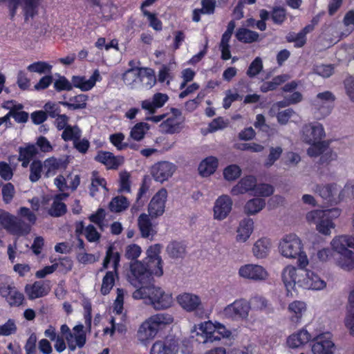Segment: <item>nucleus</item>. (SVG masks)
Returning <instances> with one entry per match:
<instances>
[{
  "mask_svg": "<svg viewBox=\"0 0 354 354\" xmlns=\"http://www.w3.org/2000/svg\"><path fill=\"white\" fill-rule=\"evenodd\" d=\"M173 317L168 313H158L151 315L140 326L138 332V339L143 344L153 339L159 330L173 322Z\"/></svg>",
  "mask_w": 354,
  "mask_h": 354,
  "instance_id": "f257e3e1",
  "label": "nucleus"
},
{
  "mask_svg": "<svg viewBox=\"0 0 354 354\" xmlns=\"http://www.w3.org/2000/svg\"><path fill=\"white\" fill-rule=\"evenodd\" d=\"M342 210L335 207L328 209H315L306 214V218L309 223L316 224L317 230L324 234L330 235L335 227L333 220L338 218Z\"/></svg>",
  "mask_w": 354,
  "mask_h": 354,
  "instance_id": "f03ea898",
  "label": "nucleus"
},
{
  "mask_svg": "<svg viewBox=\"0 0 354 354\" xmlns=\"http://www.w3.org/2000/svg\"><path fill=\"white\" fill-rule=\"evenodd\" d=\"M279 251L287 259L297 258L298 266L306 268L309 261L305 252L301 239L295 234H288L279 242Z\"/></svg>",
  "mask_w": 354,
  "mask_h": 354,
  "instance_id": "7ed1b4c3",
  "label": "nucleus"
},
{
  "mask_svg": "<svg viewBox=\"0 0 354 354\" xmlns=\"http://www.w3.org/2000/svg\"><path fill=\"white\" fill-rule=\"evenodd\" d=\"M136 299H149L152 306L156 310L169 308L173 304L171 294L165 292L162 288L152 283L149 287L136 289L133 293Z\"/></svg>",
  "mask_w": 354,
  "mask_h": 354,
  "instance_id": "20e7f679",
  "label": "nucleus"
},
{
  "mask_svg": "<svg viewBox=\"0 0 354 354\" xmlns=\"http://www.w3.org/2000/svg\"><path fill=\"white\" fill-rule=\"evenodd\" d=\"M130 272L129 280L134 287L141 288L149 287L153 281V266H149L145 261H136L130 265Z\"/></svg>",
  "mask_w": 354,
  "mask_h": 354,
  "instance_id": "39448f33",
  "label": "nucleus"
},
{
  "mask_svg": "<svg viewBox=\"0 0 354 354\" xmlns=\"http://www.w3.org/2000/svg\"><path fill=\"white\" fill-rule=\"evenodd\" d=\"M311 351L313 354H335L336 346L333 340V334L321 328H315L312 340Z\"/></svg>",
  "mask_w": 354,
  "mask_h": 354,
  "instance_id": "423d86ee",
  "label": "nucleus"
},
{
  "mask_svg": "<svg viewBox=\"0 0 354 354\" xmlns=\"http://www.w3.org/2000/svg\"><path fill=\"white\" fill-rule=\"evenodd\" d=\"M250 309V304L246 299H238L226 306L221 314L225 319L243 321L248 319Z\"/></svg>",
  "mask_w": 354,
  "mask_h": 354,
  "instance_id": "0eeeda50",
  "label": "nucleus"
},
{
  "mask_svg": "<svg viewBox=\"0 0 354 354\" xmlns=\"http://www.w3.org/2000/svg\"><path fill=\"white\" fill-rule=\"evenodd\" d=\"M335 95L329 91L319 93L312 100L311 104L319 114L318 119L324 118L329 115L333 109L335 101Z\"/></svg>",
  "mask_w": 354,
  "mask_h": 354,
  "instance_id": "6e6552de",
  "label": "nucleus"
},
{
  "mask_svg": "<svg viewBox=\"0 0 354 354\" xmlns=\"http://www.w3.org/2000/svg\"><path fill=\"white\" fill-rule=\"evenodd\" d=\"M330 143V140H324L310 146L307 149V154L311 158L320 156L319 164H329L337 158V153L329 147Z\"/></svg>",
  "mask_w": 354,
  "mask_h": 354,
  "instance_id": "1a4fd4ad",
  "label": "nucleus"
},
{
  "mask_svg": "<svg viewBox=\"0 0 354 354\" xmlns=\"http://www.w3.org/2000/svg\"><path fill=\"white\" fill-rule=\"evenodd\" d=\"M305 268L301 266L296 268L291 265L283 268L281 278L288 292L294 290L296 285L300 287V281H302L305 276Z\"/></svg>",
  "mask_w": 354,
  "mask_h": 354,
  "instance_id": "9d476101",
  "label": "nucleus"
},
{
  "mask_svg": "<svg viewBox=\"0 0 354 354\" xmlns=\"http://www.w3.org/2000/svg\"><path fill=\"white\" fill-rule=\"evenodd\" d=\"M326 136L323 125L319 122H310L303 126L301 138L304 142L313 146L321 142L322 139Z\"/></svg>",
  "mask_w": 354,
  "mask_h": 354,
  "instance_id": "9b49d317",
  "label": "nucleus"
},
{
  "mask_svg": "<svg viewBox=\"0 0 354 354\" xmlns=\"http://www.w3.org/2000/svg\"><path fill=\"white\" fill-rule=\"evenodd\" d=\"M239 276L252 281H263L268 278V272L261 265L247 263L241 266L238 271Z\"/></svg>",
  "mask_w": 354,
  "mask_h": 354,
  "instance_id": "f8f14e48",
  "label": "nucleus"
},
{
  "mask_svg": "<svg viewBox=\"0 0 354 354\" xmlns=\"http://www.w3.org/2000/svg\"><path fill=\"white\" fill-rule=\"evenodd\" d=\"M147 80L148 87L151 88L156 82L153 75L141 76V68H129L122 74L124 83L131 88H136L140 83Z\"/></svg>",
  "mask_w": 354,
  "mask_h": 354,
  "instance_id": "ddd939ff",
  "label": "nucleus"
},
{
  "mask_svg": "<svg viewBox=\"0 0 354 354\" xmlns=\"http://www.w3.org/2000/svg\"><path fill=\"white\" fill-rule=\"evenodd\" d=\"M3 228L12 234L21 236L30 232V225L8 212Z\"/></svg>",
  "mask_w": 354,
  "mask_h": 354,
  "instance_id": "4468645a",
  "label": "nucleus"
},
{
  "mask_svg": "<svg viewBox=\"0 0 354 354\" xmlns=\"http://www.w3.org/2000/svg\"><path fill=\"white\" fill-rule=\"evenodd\" d=\"M162 249L160 244L150 246L147 250V257L144 261L149 263V266H153V274L160 277L163 274L162 261L160 256Z\"/></svg>",
  "mask_w": 354,
  "mask_h": 354,
  "instance_id": "2eb2a0df",
  "label": "nucleus"
},
{
  "mask_svg": "<svg viewBox=\"0 0 354 354\" xmlns=\"http://www.w3.org/2000/svg\"><path fill=\"white\" fill-rule=\"evenodd\" d=\"M175 170V165L168 161H162L152 166L151 174L156 181L163 183L173 175Z\"/></svg>",
  "mask_w": 354,
  "mask_h": 354,
  "instance_id": "dca6fc26",
  "label": "nucleus"
},
{
  "mask_svg": "<svg viewBox=\"0 0 354 354\" xmlns=\"http://www.w3.org/2000/svg\"><path fill=\"white\" fill-rule=\"evenodd\" d=\"M167 198V192L164 188L160 189L153 196L148 207V212L150 216L152 218L157 217L164 213Z\"/></svg>",
  "mask_w": 354,
  "mask_h": 354,
  "instance_id": "f3484780",
  "label": "nucleus"
},
{
  "mask_svg": "<svg viewBox=\"0 0 354 354\" xmlns=\"http://www.w3.org/2000/svg\"><path fill=\"white\" fill-rule=\"evenodd\" d=\"M339 187L336 183H330L326 185H317L315 191L327 203L333 205L339 203Z\"/></svg>",
  "mask_w": 354,
  "mask_h": 354,
  "instance_id": "a211bd4d",
  "label": "nucleus"
},
{
  "mask_svg": "<svg viewBox=\"0 0 354 354\" xmlns=\"http://www.w3.org/2000/svg\"><path fill=\"white\" fill-rule=\"evenodd\" d=\"M232 207V201L227 195L219 196L214 206V218L218 221L225 219L230 213Z\"/></svg>",
  "mask_w": 354,
  "mask_h": 354,
  "instance_id": "6ab92c4d",
  "label": "nucleus"
},
{
  "mask_svg": "<svg viewBox=\"0 0 354 354\" xmlns=\"http://www.w3.org/2000/svg\"><path fill=\"white\" fill-rule=\"evenodd\" d=\"M50 290L49 281H37L32 284H28L25 291L30 299L42 297L48 294Z\"/></svg>",
  "mask_w": 354,
  "mask_h": 354,
  "instance_id": "aec40b11",
  "label": "nucleus"
},
{
  "mask_svg": "<svg viewBox=\"0 0 354 354\" xmlns=\"http://www.w3.org/2000/svg\"><path fill=\"white\" fill-rule=\"evenodd\" d=\"M168 100L169 97L167 94L156 93L151 98L142 101L141 107L149 114H153L158 109L162 107Z\"/></svg>",
  "mask_w": 354,
  "mask_h": 354,
  "instance_id": "412c9836",
  "label": "nucleus"
},
{
  "mask_svg": "<svg viewBox=\"0 0 354 354\" xmlns=\"http://www.w3.org/2000/svg\"><path fill=\"white\" fill-rule=\"evenodd\" d=\"M101 80L99 71L95 70L89 79H86L84 76H73L72 86L78 88L83 91H88L93 88L97 82H100Z\"/></svg>",
  "mask_w": 354,
  "mask_h": 354,
  "instance_id": "4be33fe9",
  "label": "nucleus"
},
{
  "mask_svg": "<svg viewBox=\"0 0 354 354\" xmlns=\"http://www.w3.org/2000/svg\"><path fill=\"white\" fill-rule=\"evenodd\" d=\"M44 169L45 176L50 177L54 176L57 171L65 169L68 165V160L64 158L50 157L44 160Z\"/></svg>",
  "mask_w": 354,
  "mask_h": 354,
  "instance_id": "5701e85b",
  "label": "nucleus"
},
{
  "mask_svg": "<svg viewBox=\"0 0 354 354\" xmlns=\"http://www.w3.org/2000/svg\"><path fill=\"white\" fill-rule=\"evenodd\" d=\"M326 286V282L313 271L305 268V276L300 281V287L305 289L322 290Z\"/></svg>",
  "mask_w": 354,
  "mask_h": 354,
  "instance_id": "b1692460",
  "label": "nucleus"
},
{
  "mask_svg": "<svg viewBox=\"0 0 354 354\" xmlns=\"http://www.w3.org/2000/svg\"><path fill=\"white\" fill-rule=\"evenodd\" d=\"M332 249L338 254L351 252L348 248L354 249V236L348 235H340L333 239L330 243Z\"/></svg>",
  "mask_w": 354,
  "mask_h": 354,
  "instance_id": "393cba45",
  "label": "nucleus"
},
{
  "mask_svg": "<svg viewBox=\"0 0 354 354\" xmlns=\"http://www.w3.org/2000/svg\"><path fill=\"white\" fill-rule=\"evenodd\" d=\"M315 328L311 333L305 328L299 330L298 332L289 336L287 340L288 346L291 348H298L307 344L310 340H313Z\"/></svg>",
  "mask_w": 354,
  "mask_h": 354,
  "instance_id": "a878e982",
  "label": "nucleus"
},
{
  "mask_svg": "<svg viewBox=\"0 0 354 354\" xmlns=\"http://www.w3.org/2000/svg\"><path fill=\"white\" fill-rule=\"evenodd\" d=\"M217 322L214 324L211 321L204 322L198 325V335L201 334L204 337L203 343L218 341L221 337L216 335Z\"/></svg>",
  "mask_w": 354,
  "mask_h": 354,
  "instance_id": "bb28decb",
  "label": "nucleus"
},
{
  "mask_svg": "<svg viewBox=\"0 0 354 354\" xmlns=\"http://www.w3.org/2000/svg\"><path fill=\"white\" fill-rule=\"evenodd\" d=\"M257 179L253 176H247L242 178L238 183L234 185L231 190V194L234 196L243 194L250 191L254 190L256 187Z\"/></svg>",
  "mask_w": 354,
  "mask_h": 354,
  "instance_id": "cd10ccee",
  "label": "nucleus"
},
{
  "mask_svg": "<svg viewBox=\"0 0 354 354\" xmlns=\"http://www.w3.org/2000/svg\"><path fill=\"white\" fill-rule=\"evenodd\" d=\"M177 300L181 307L189 312L197 310L201 306L200 297L192 293H183L180 295Z\"/></svg>",
  "mask_w": 354,
  "mask_h": 354,
  "instance_id": "c85d7f7f",
  "label": "nucleus"
},
{
  "mask_svg": "<svg viewBox=\"0 0 354 354\" xmlns=\"http://www.w3.org/2000/svg\"><path fill=\"white\" fill-rule=\"evenodd\" d=\"M95 160L104 164L108 169H117L123 162V158L115 156L109 151H100Z\"/></svg>",
  "mask_w": 354,
  "mask_h": 354,
  "instance_id": "c756f323",
  "label": "nucleus"
},
{
  "mask_svg": "<svg viewBox=\"0 0 354 354\" xmlns=\"http://www.w3.org/2000/svg\"><path fill=\"white\" fill-rule=\"evenodd\" d=\"M306 311V304L301 301H294L289 304L288 312L290 322L295 324L301 322L304 314Z\"/></svg>",
  "mask_w": 354,
  "mask_h": 354,
  "instance_id": "7c9ffc66",
  "label": "nucleus"
},
{
  "mask_svg": "<svg viewBox=\"0 0 354 354\" xmlns=\"http://www.w3.org/2000/svg\"><path fill=\"white\" fill-rule=\"evenodd\" d=\"M254 230V221L250 218H245L240 223L236 230V241L240 243L246 242Z\"/></svg>",
  "mask_w": 354,
  "mask_h": 354,
  "instance_id": "2f4dec72",
  "label": "nucleus"
},
{
  "mask_svg": "<svg viewBox=\"0 0 354 354\" xmlns=\"http://www.w3.org/2000/svg\"><path fill=\"white\" fill-rule=\"evenodd\" d=\"M178 346L174 340L157 341L151 348V354H176Z\"/></svg>",
  "mask_w": 354,
  "mask_h": 354,
  "instance_id": "473e14b6",
  "label": "nucleus"
},
{
  "mask_svg": "<svg viewBox=\"0 0 354 354\" xmlns=\"http://www.w3.org/2000/svg\"><path fill=\"white\" fill-rule=\"evenodd\" d=\"M272 243L268 238H261L254 244L252 253L257 259L266 258L270 253Z\"/></svg>",
  "mask_w": 354,
  "mask_h": 354,
  "instance_id": "72a5a7b5",
  "label": "nucleus"
},
{
  "mask_svg": "<svg viewBox=\"0 0 354 354\" xmlns=\"http://www.w3.org/2000/svg\"><path fill=\"white\" fill-rule=\"evenodd\" d=\"M183 123V118L168 117L161 123L160 128L166 133L174 134L181 131Z\"/></svg>",
  "mask_w": 354,
  "mask_h": 354,
  "instance_id": "f704fd0d",
  "label": "nucleus"
},
{
  "mask_svg": "<svg viewBox=\"0 0 354 354\" xmlns=\"http://www.w3.org/2000/svg\"><path fill=\"white\" fill-rule=\"evenodd\" d=\"M84 326L78 324L73 327L72 333V346L68 344V348L74 351L77 347L82 348L86 343V335L83 330Z\"/></svg>",
  "mask_w": 354,
  "mask_h": 354,
  "instance_id": "c9c22d12",
  "label": "nucleus"
},
{
  "mask_svg": "<svg viewBox=\"0 0 354 354\" xmlns=\"http://www.w3.org/2000/svg\"><path fill=\"white\" fill-rule=\"evenodd\" d=\"M218 165V160L216 157H207L201 161L198 166L199 174L203 176H209L215 172Z\"/></svg>",
  "mask_w": 354,
  "mask_h": 354,
  "instance_id": "e433bc0d",
  "label": "nucleus"
},
{
  "mask_svg": "<svg viewBox=\"0 0 354 354\" xmlns=\"http://www.w3.org/2000/svg\"><path fill=\"white\" fill-rule=\"evenodd\" d=\"M37 148L34 145H30L26 147H20L19 150L18 160L21 162V166L26 168L30 160L37 154Z\"/></svg>",
  "mask_w": 354,
  "mask_h": 354,
  "instance_id": "4c0bfd02",
  "label": "nucleus"
},
{
  "mask_svg": "<svg viewBox=\"0 0 354 354\" xmlns=\"http://www.w3.org/2000/svg\"><path fill=\"white\" fill-rule=\"evenodd\" d=\"M88 98V95L80 94L71 97L69 102H59V104H62L71 110L82 109L86 108Z\"/></svg>",
  "mask_w": 354,
  "mask_h": 354,
  "instance_id": "58836bf2",
  "label": "nucleus"
},
{
  "mask_svg": "<svg viewBox=\"0 0 354 354\" xmlns=\"http://www.w3.org/2000/svg\"><path fill=\"white\" fill-rule=\"evenodd\" d=\"M138 223L142 237L148 238L150 236H153L154 235L155 232L153 230L151 222L147 214H140L138 217Z\"/></svg>",
  "mask_w": 354,
  "mask_h": 354,
  "instance_id": "ea45409f",
  "label": "nucleus"
},
{
  "mask_svg": "<svg viewBox=\"0 0 354 354\" xmlns=\"http://www.w3.org/2000/svg\"><path fill=\"white\" fill-rule=\"evenodd\" d=\"M266 205L263 198H254L249 200L245 205L243 210L247 215H254L261 211Z\"/></svg>",
  "mask_w": 354,
  "mask_h": 354,
  "instance_id": "a19ab883",
  "label": "nucleus"
},
{
  "mask_svg": "<svg viewBox=\"0 0 354 354\" xmlns=\"http://www.w3.org/2000/svg\"><path fill=\"white\" fill-rule=\"evenodd\" d=\"M335 257L337 264L345 270H351L354 268V252H346L337 254Z\"/></svg>",
  "mask_w": 354,
  "mask_h": 354,
  "instance_id": "79ce46f5",
  "label": "nucleus"
},
{
  "mask_svg": "<svg viewBox=\"0 0 354 354\" xmlns=\"http://www.w3.org/2000/svg\"><path fill=\"white\" fill-rule=\"evenodd\" d=\"M259 35L258 32L248 28H239L236 32V39L243 43L250 44L258 40Z\"/></svg>",
  "mask_w": 354,
  "mask_h": 354,
  "instance_id": "37998d69",
  "label": "nucleus"
},
{
  "mask_svg": "<svg viewBox=\"0 0 354 354\" xmlns=\"http://www.w3.org/2000/svg\"><path fill=\"white\" fill-rule=\"evenodd\" d=\"M118 277V272L115 271H107L102 278L100 292L103 295H108L115 284V277Z\"/></svg>",
  "mask_w": 354,
  "mask_h": 354,
  "instance_id": "c03bdc74",
  "label": "nucleus"
},
{
  "mask_svg": "<svg viewBox=\"0 0 354 354\" xmlns=\"http://www.w3.org/2000/svg\"><path fill=\"white\" fill-rule=\"evenodd\" d=\"M52 203L48 209V214L53 217H61L67 212L66 205L59 200L52 198Z\"/></svg>",
  "mask_w": 354,
  "mask_h": 354,
  "instance_id": "a18cd8bd",
  "label": "nucleus"
},
{
  "mask_svg": "<svg viewBox=\"0 0 354 354\" xmlns=\"http://www.w3.org/2000/svg\"><path fill=\"white\" fill-rule=\"evenodd\" d=\"M11 306H19L22 304L24 297L15 287L7 292L3 296Z\"/></svg>",
  "mask_w": 354,
  "mask_h": 354,
  "instance_id": "49530a36",
  "label": "nucleus"
},
{
  "mask_svg": "<svg viewBox=\"0 0 354 354\" xmlns=\"http://www.w3.org/2000/svg\"><path fill=\"white\" fill-rule=\"evenodd\" d=\"M166 251L171 258H183L185 254V247L180 242L174 241L167 245Z\"/></svg>",
  "mask_w": 354,
  "mask_h": 354,
  "instance_id": "de8ad7c7",
  "label": "nucleus"
},
{
  "mask_svg": "<svg viewBox=\"0 0 354 354\" xmlns=\"http://www.w3.org/2000/svg\"><path fill=\"white\" fill-rule=\"evenodd\" d=\"M44 163L39 160H34L30 165L29 180L32 183L37 182L41 177Z\"/></svg>",
  "mask_w": 354,
  "mask_h": 354,
  "instance_id": "09e8293b",
  "label": "nucleus"
},
{
  "mask_svg": "<svg viewBox=\"0 0 354 354\" xmlns=\"http://www.w3.org/2000/svg\"><path fill=\"white\" fill-rule=\"evenodd\" d=\"M129 205L127 198L123 196L114 197L109 203V209L113 212H120L125 210Z\"/></svg>",
  "mask_w": 354,
  "mask_h": 354,
  "instance_id": "8fccbe9b",
  "label": "nucleus"
},
{
  "mask_svg": "<svg viewBox=\"0 0 354 354\" xmlns=\"http://www.w3.org/2000/svg\"><path fill=\"white\" fill-rule=\"evenodd\" d=\"M149 129V125L147 122H139L131 129L130 136L133 140L140 141L143 139Z\"/></svg>",
  "mask_w": 354,
  "mask_h": 354,
  "instance_id": "3c124183",
  "label": "nucleus"
},
{
  "mask_svg": "<svg viewBox=\"0 0 354 354\" xmlns=\"http://www.w3.org/2000/svg\"><path fill=\"white\" fill-rule=\"evenodd\" d=\"M53 66L46 62H35L27 66V70L31 73L39 74L50 73Z\"/></svg>",
  "mask_w": 354,
  "mask_h": 354,
  "instance_id": "603ef678",
  "label": "nucleus"
},
{
  "mask_svg": "<svg viewBox=\"0 0 354 354\" xmlns=\"http://www.w3.org/2000/svg\"><path fill=\"white\" fill-rule=\"evenodd\" d=\"M81 136V131L77 126L68 125L62 133V138L64 141L73 142L78 140Z\"/></svg>",
  "mask_w": 354,
  "mask_h": 354,
  "instance_id": "864d4df0",
  "label": "nucleus"
},
{
  "mask_svg": "<svg viewBox=\"0 0 354 354\" xmlns=\"http://www.w3.org/2000/svg\"><path fill=\"white\" fill-rule=\"evenodd\" d=\"M333 72L334 68L331 64H315L313 67V73L324 78L329 77Z\"/></svg>",
  "mask_w": 354,
  "mask_h": 354,
  "instance_id": "5fc2aeb1",
  "label": "nucleus"
},
{
  "mask_svg": "<svg viewBox=\"0 0 354 354\" xmlns=\"http://www.w3.org/2000/svg\"><path fill=\"white\" fill-rule=\"evenodd\" d=\"M339 203L346 199H354V180L347 182L344 188L338 192Z\"/></svg>",
  "mask_w": 354,
  "mask_h": 354,
  "instance_id": "6e6d98bb",
  "label": "nucleus"
},
{
  "mask_svg": "<svg viewBox=\"0 0 354 354\" xmlns=\"http://www.w3.org/2000/svg\"><path fill=\"white\" fill-rule=\"evenodd\" d=\"M241 174V169L237 165H230L223 170V176L228 181L235 180Z\"/></svg>",
  "mask_w": 354,
  "mask_h": 354,
  "instance_id": "4d7b16f0",
  "label": "nucleus"
},
{
  "mask_svg": "<svg viewBox=\"0 0 354 354\" xmlns=\"http://www.w3.org/2000/svg\"><path fill=\"white\" fill-rule=\"evenodd\" d=\"M105 216L104 209L100 208L95 214L89 216V220L96 224L101 231H104L106 227V225L104 223Z\"/></svg>",
  "mask_w": 354,
  "mask_h": 354,
  "instance_id": "13d9d810",
  "label": "nucleus"
},
{
  "mask_svg": "<svg viewBox=\"0 0 354 354\" xmlns=\"http://www.w3.org/2000/svg\"><path fill=\"white\" fill-rule=\"evenodd\" d=\"M17 327L15 321L9 319L5 324L0 325V336H9L17 332Z\"/></svg>",
  "mask_w": 354,
  "mask_h": 354,
  "instance_id": "bf43d9fd",
  "label": "nucleus"
},
{
  "mask_svg": "<svg viewBox=\"0 0 354 354\" xmlns=\"http://www.w3.org/2000/svg\"><path fill=\"white\" fill-rule=\"evenodd\" d=\"M283 153V149L281 147H271L268 158L264 163L265 167H270L280 158Z\"/></svg>",
  "mask_w": 354,
  "mask_h": 354,
  "instance_id": "052dcab7",
  "label": "nucleus"
},
{
  "mask_svg": "<svg viewBox=\"0 0 354 354\" xmlns=\"http://www.w3.org/2000/svg\"><path fill=\"white\" fill-rule=\"evenodd\" d=\"M263 69V63L260 57H256L250 64L246 72L247 75L251 78L257 75Z\"/></svg>",
  "mask_w": 354,
  "mask_h": 354,
  "instance_id": "680f3d73",
  "label": "nucleus"
},
{
  "mask_svg": "<svg viewBox=\"0 0 354 354\" xmlns=\"http://www.w3.org/2000/svg\"><path fill=\"white\" fill-rule=\"evenodd\" d=\"M274 187L271 185L266 183L257 185L256 183V187L254 190V195L267 197L272 195L274 192Z\"/></svg>",
  "mask_w": 354,
  "mask_h": 354,
  "instance_id": "e2e57ef3",
  "label": "nucleus"
},
{
  "mask_svg": "<svg viewBox=\"0 0 354 354\" xmlns=\"http://www.w3.org/2000/svg\"><path fill=\"white\" fill-rule=\"evenodd\" d=\"M111 327H106L104 329V334H109L111 336H113L115 331L119 333H123L126 331V326L122 323H116L115 319L114 317H111L110 320Z\"/></svg>",
  "mask_w": 354,
  "mask_h": 354,
  "instance_id": "0e129e2a",
  "label": "nucleus"
},
{
  "mask_svg": "<svg viewBox=\"0 0 354 354\" xmlns=\"http://www.w3.org/2000/svg\"><path fill=\"white\" fill-rule=\"evenodd\" d=\"M106 257H109V261L112 263L113 270L117 272L120 264V256L119 252L113 251V247L109 246L106 253Z\"/></svg>",
  "mask_w": 354,
  "mask_h": 354,
  "instance_id": "69168bd1",
  "label": "nucleus"
},
{
  "mask_svg": "<svg viewBox=\"0 0 354 354\" xmlns=\"http://www.w3.org/2000/svg\"><path fill=\"white\" fill-rule=\"evenodd\" d=\"M15 287L10 278L5 274L0 275V294L3 296L7 292Z\"/></svg>",
  "mask_w": 354,
  "mask_h": 354,
  "instance_id": "338daca9",
  "label": "nucleus"
},
{
  "mask_svg": "<svg viewBox=\"0 0 354 354\" xmlns=\"http://www.w3.org/2000/svg\"><path fill=\"white\" fill-rule=\"evenodd\" d=\"M142 252L141 248L136 244H131L127 246L125 250V257L128 259H138Z\"/></svg>",
  "mask_w": 354,
  "mask_h": 354,
  "instance_id": "774afa93",
  "label": "nucleus"
}]
</instances>
